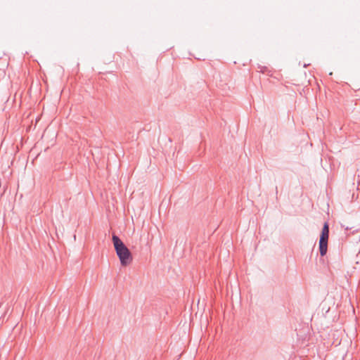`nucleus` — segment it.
<instances>
[{
    "label": "nucleus",
    "mask_w": 360,
    "mask_h": 360,
    "mask_svg": "<svg viewBox=\"0 0 360 360\" xmlns=\"http://www.w3.org/2000/svg\"><path fill=\"white\" fill-rule=\"evenodd\" d=\"M114 248L122 266L130 265L133 261V256L129 248L116 235L112 237Z\"/></svg>",
    "instance_id": "1"
},
{
    "label": "nucleus",
    "mask_w": 360,
    "mask_h": 360,
    "mask_svg": "<svg viewBox=\"0 0 360 360\" xmlns=\"http://www.w3.org/2000/svg\"><path fill=\"white\" fill-rule=\"evenodd\" d=\"M329 228L327 223H325L321 231L320 240H319V250L321 256H323L327 252Z\"/></svg>",
    "instance_id": "2"
}]
</instances>
